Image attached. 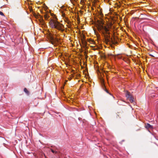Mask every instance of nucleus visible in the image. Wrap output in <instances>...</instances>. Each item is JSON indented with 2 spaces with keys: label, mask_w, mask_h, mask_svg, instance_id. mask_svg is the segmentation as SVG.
Wrapping results in <instances>:
<instances>
[{
  "label": "nucleus",
  "mask_w": 158,
  "mask_h": 158,
  "mask_svg": "<svg viewBox=\"0 0 158 158\" xmlns=\"http://www.w3.org/2000/svg\"><path fill=\"white\" fill-rule=\"evenodd\" d=\"M52 152L54 153H56L57 152H55L54 151H53V150H51Z\"/></svg>",
  "instance_id": "0eeeda50"
},
{
  "label": "nucleus",
  "mask_w": 158,
  "mask_h": 158,
  "mask_svg": "<svg viewBox=\"0 0 158 158\" xmlns=\"http://www.w3.org/2000/svg\"><path fill=\"white\" fill-rule=\"evenodd\" d=\"M44 17L45 19L46 20H48V19L50 17V14H45L44 15Z\"/></svg>",
  "instance_id": "20e7f679"
},
{
  "label": "nucleus",
  "mask_w": 158,
  "mask_h": 158,
  "mask_svg": "<svg viewBox=\"0 0 158 158\" xmlns=\"http://www.w3.org/2000/svg\"><path fill=\"white\" fill-rule=\"evenodd\" d=\"M24 91L27 94L28 93V91H27V89L26 88L24 89Z\"/></svg>",
  "instance_id": "423d86ee"
},
{
  "label": "nucleus",
  "mask_w": 158,
  "mask_h": 158,
  "mask_svg": "<svg viewBox=\"0 0 158 158\" xmlns=\"http://www.w3.org/2000/svg\"><path fill=\"white\" fill-rule=\"evenodd\" d=\"M0 15H4V14H3V13L2 12H1V11H0Z\"/></svg>",
  "instance_id": "6e6552de"
},
{
  "label": "nucleus",
  "mask_w": 158,
  "mask_h": 158,
  "mask_svg": "<svg viewBox=\"0 0 158 158\" xmlns=\"http://www.w3.org/2000/svg\"><path fill=\"white\" fill-rule=\"evenodd\" d=\"M53 19H51L49 22V24L51 27L52 28H56L59 30H62L63 25L57 22L55 16L52 15Z\"/></svg>",
  "instance_id": "f257e3e1"
},
{
  "label": "nucleus",
  "mask_w": 158,
  "mask_h": 158,
  "mask_svg": "<svg viewBox=\"0 0 158 158\" xmlns=\"http://www.w3.org/2000/svg\"><path fill=\"white\" fill-rule=\"evenodd\" d=\"M150 55L151 56H153L152 55H151V54H150Z\"/></svg>",
  "instance_id": "1a4fd4ad"
},
{
  "label": "nucleus",
  "mask_w": 158,
  "mask_h": 158,
  "mask_svg": "<svg viewBox=\"0 0 158 158\" xmlns=\"http://www.w3.org/2000/svg\"><path fill=\"white\" fill-rule=\"evenodd\" d=\"M145 127L147 129L152 128V127L150 124L148 123L146 125Z\"/></svg>",
  "instance_id": "39448f33"
},
{
  "label": "nucleus",
  "mask_w": 158,
  "mask_h": 158,
  "mask_svg": "<svg viewBox=\"0 0 158 158\" xmlns=\"http://www.w3.org/2000/svg\"><path fill=\"white\" fill-rule=\"evenodd\" d=\"M127 99L129 100L131 102H133L134 101V99L129 92L127 91L125 94Z\"/></svg>",
  "instance_id": "7ed1b4c3"
},
{
  "label": "nucleus",
  "mask_w": 158,
  "mask_h": 158,
  "mask_svg": "<svg viewBox=\"0 0 158 158\" xmlns=\"http://www.w3.org/2000/svg\"><path fill=\"white\" fill-rule=\"evenodd\" d=\"M104 23L102 21L99 22L97 25V27L98 31L104 34L105 32L106 34H109V29L103 25Z\"/></svg>",
  "instance_id": "f03ea898"
}]
</instances>
